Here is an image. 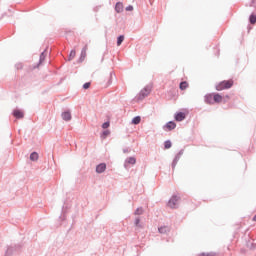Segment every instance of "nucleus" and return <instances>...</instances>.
I'll return each mask as SVG.
<instances>
[{
  "label": "nucleus",
  "mask_w": 256,
  "mask_h": 256,
  "mask_svg": "<svg viewBox=\"0 0 256 256\" xmlns=\"http://www.w3.org/2000/svg\"><path fill=\"white\" fill-rule=\"evenodd\" d=\"M234 82L232 79L230 80H223L216 84L215 89L216 91H225V89H231L233 87Z\"/></svg>",
  "instance_id": "1"
},
{
  "label": "nucleus",
  "mask_w": 256,
  "mask_h": 256,
  "mask_svg": "<svg viewBox=\"0 0 256 256\" xmlns=\"http://www.w3.org/2000/svg\"><path fill=\"white\" fill-rule=\"evenodd\" d=\"M177 203H179V197L172 196L168 201V207H170V209H175L177 207Z\"/></svg>",
  "instance_id": "2"
},
{
  "label": "nucleus",
  "mask_w": 256,
  "mask_h": 256,
  "mask_svg": "<svg viewBox=\"0 0 256 256\" xmlns=\"http://www.w3.org/2000/svg\"><path fill=\"white\" fill-rule=\"evenodd\" d=\"M213 101H214V103H223L225 101V98H223V96H221V94L216 93L213 96Z\"/></svg>",
  "instance_id": "3"
},
{
  "label": "nucleus",
  "mask_w": 256,
  "mask_h": 256,
  "mask_svg": "<svg viewBox=\"0 0 256 256\" xmlns=\"http://www.w3.org/2000/svg\"><path fill=\"white\" fill-rule=\"evenodd\" d=\"M13 116L16 119H23V117H25V114L23 113L22 110L16 109V110L13 111Z\"/></svg>",
  "instance_id": "4"
},
{
  "label": "nucleus",
  "mask_w": 256,
  "mask_h": 256,
  "mask_svg": "<svg viewBox=\"0 0 256 256\" xmlns=\"http://www.w3.org/2000/svg\"><path fill=\"white\" fill-rule=\"evenodd\" d=\"M185 117H187V114H185V112H178L175 115V121H184Z\"/></svg>",
  "instance_id": "5"
},
{
  "label": "nucleus",
  "mask_w": 256,
  "mask_h": 256,
  "mask_svg": "<svg viewBox=\"0 0 256 256\" xmlns=\"http://www.w3.org/2000/svg\"><path fill=\"white\" fill-rule=\"evenodd\" d=\"M105 169H107V164L101 163L96 167V173H104Z\"/></svg>",
  "instance_id": "6"
},
{
  "label": "nucleus",
  "mask_w": 256,
  "mask_h": 256,
  "mask_svg": "<svg viewBox=\"0 0 256 256\" xmlns=\"http://www.w3.org/2000/svg\"><path fill=\"white\" fill-rule=\"evenodd\" d=\"M215 94H207L205 96V102L208 103V105H213V103H215V101L213 100Z\"/></svg>",
  "instance_id": "7"
},
{
  "label": "nucleus",
  "mask_w": 256,
  "mask_h": 256,
  "mask_svg": "<svg viewBox=\"0 0 256 256\" xmlns=\"http://www.w3.org/2000/svg\"><path fill=\"white\" fill-rule=\"evenodd\" d=\"M135 163H137L135 157H129L125 161V167H129V165H135Z\"/></svg>",
  "instance_id": "8"
},
{
  "label": "nucleus",
  "mask_w": 256,
  "mask_h": 256,
  "mask_svg": "<svg viewBox=\"0 0 256 256\" xmlns=\"http://www.w3.org/2000/svg\"><path fill=\"white\" fill-rule=\"evenodd\" d=\"M62 119L64 121H71L72 119V116H71V112L70 111H66V112H63L62 115H61Z\"/></svg>",
  "instance_id": "9"
},
{
  "label": "nucleus",
  "mask_w": 256,
  "mask_h": 256,
  "mask_svg": "<svg viewBox=\"0 0 256 256\" xmlns=\"http://www.w3.org/2000/svg\"><path fill=\"white\" fill-rule=\"evenodd\" d=\"M175 127H177V124H175L173 121H170L165 125V129H167V131H173Z\"/></svg>",
  "instance_id": "10"
},
{
  "label": "nucleus",
  "mask_w": 256,
  "mask_h": 256,
  "mask_svg": "<svg viewBox=\"0 0 256 256\" xmlns=\"http://www.w3.org/2000/svg\"><path fill=\"white\" fill-rule=\"evenodd\" d=\"M179 89L181 91H185V89H189V82H187V81L181 82L179 85Z\"/></svg>",
  "instance_id": "11"
},
{
  "label": "nucleus",
  "mask_w": 256,
  "mask_h": 256,
  "mask_svg": "<svg viewBox=\"0 0 256 256\" xmlns=\"http://www.w3.org/2000/svg\"><path fill=\"white\" fill-rule=\"evenodd\" d=\"M115 9H116L117 13H121L123 11V3L118 2L115 6Z\"/></svg>",
  "instance_id": "12"
},
{
  "label": "nucleus",
  "mask_w": 256,
  "mask_h": 256,
  "mask_svg": "<svg viewBox=\"0 0 256 256\" xmlns=\"http://www.w3.org/2000/svg\"><path fill=\"white\" fill-rule=\"evenodd\" d=\"M30 159L32 161H38L39 160V154L37 152H33L31 155H30Z\"/></svg>",
  "instance_id": "13"
},
{
  "label": "nucleus",
  "mask_w": 256,
  "mask_h": 256,
  "mask_svg": "<svg viewBox=\"0 0 256 256\" xmlns=\"http://www.w3.org/2000/svg\"><path fill=\"white\" fill-rule=\"evenodd\" d=\"M87 49H88L87 45L84 46V48L82 49V51H81V59H85V57H87Z\"/></svg>",
  "instance_id": "14"
},
{
  "label": "nucleus",
  "mask_w": 256,
  "mask_h": 256,
  "mask_svg": "<svg viewBox=\"0 0 256 256\" xmlns=\"http://www.w3.org/2000/svg\"><path fill=\"white\" fill-rule=\"evenodd\" d=\"M132 123L133 125H139V123H141V117L140 116H136L132 119Z\"/></svg>",
  "instance_id": "15"
},
{
  "label": "nucleus",
  "mask_w": 256,
  "mask_h": 256,
  "mask_svg": "<svg viewBox=\"0 0 256 256\" xmlns=\"http://www.w3.org/2000/svg\"><path fill=\"white\" fill-rule=\"evenodd\" d=\"M199 256H217L216 252H203L200 253Z\"/></svg>",
  "instance_id": "16"
},
{
  "label": "nucleus",
  "mask_w": 256,
  "mask_h": 256,
  "mask_svg": "<svg viewBox=\"0 0 256 256\" xmlns=\"http://www.w3.org/2000/svg\"><path fill=\"white\" fill-rule=\"evenodd\" d=\"M123 41H125V36H123V35L119 36L117 39L118 47L121 45V43H123Z\"/></svg>",
  "instance_id": "17"
},
{
  "label": "nucleus",
  "mask_w": 256,
  "mask_h": 256,
  "mask_svg": "<svg viewBox=\"0 0 256 256\" xmlns=\"http://www.w3.org/2000/svg\"><path fill=\"white\" fill-rule=\"evenodd\" d=\"M158 231L159 233H167L169 231V228L167 226L160 227Z\"/></svg>",
  "instance_id": "18"
},
{
  "label": "nucleus",
  "mask_w": 256,
  "mask_h": 256,
  "mask_svg": "<svg viewBox=\"0 0 256 256\" xmlns=\"http://www.w3.org/2000/svg\"><path fill=\"white\" fill-rule=\"evenodd\" d=\"M250 23H252V25H255L256 23V16L253 14L250 16Z\"/></svg>",
  "instance_id": "19"
},
{
  "label": "nucleus",
  "mask_w": 256,
  "mask_h": 256,
  "mask_svg": "<svg viewBox=\"0 0 256 256\" xmlns=\"http://www.w3.org/2000/svg\"><path fill=\"white\" fill-rule=\"evenodd\" d=\"M109 133H110L109 130L104 131L101 135L102 139H106L108 137Z\"/></svg>",
  "instance_id": "20"
},
{
  "label": "nucleus",
  "mask_w": 256,
  "mask_h": 256,
  "mask_svg": "<svg viewBox=\"0 0 256 256\" xmlns=\"http://www.w3.org/2000/svg\"><path fill=\"white\" fill-rule=\"evenodd\" d=\"M164 147L165 149H171V141H166Z\"/></svg>",
  "instance_id": "21"
},
{
  "label": "nucleus",
  "mask_w": 256,
  "mask_h": 256,
  "mask_svg": "<svg viewBox=\"0 0 256 256\" xmlns=\"http://www.w3.org/2000/svg\"><path fill=\"white\" fill-rule=\"evenodd\" d=\"M45 61V52H42L40 55V63H43Z\"/></svg>",
  "instance_id": "22"
},
{
  "label": "nucleus",
  "mask_w": 256,
  "mask_h": 256,
  "mask_svg": "<svg viewBox=\"0 0 256 256\" xmlns=\"http://www.w3.org/2000/svg\"><path fill=\"white\" fill-rule=\"evenodd\" d=\"M136 215H142L143 214V208H138L135 212Z\"/></svg>",
  "instance_id": "23"
},
{
  "label": "nucleus",
  "mask_w": 256,
  "mask_h": 256,
  "mask_svg": "<svg viewBox=\"0 0 256 256\" xmlns=\"http://www.w3.org/2000/svg\"><path fill=\"white\" fill-rule=\"evenodd\" d=\"M75 55H77V53L75 52V50H72L70 52V59H74Z\"/></svg>",
  "instance_id": "24"
},
{
  "label": "nucleus",
  "mask_w": 256,
  "mask_h": 256,
  "mask_svg": "<svg viewBox=\"0 0 256 256\" xmlns=\"http://www.w3.org/2000/svg\"><path fill=\"white\" fill-rule=\"evenodd\" d=\"M91 87V82H87L83 85V89H89Z\"/></svg>",
  "instance_id": "25"
},
{
  "label": "nucleus",
  "mask_w": 256,
  "mask_h": 256,
  "mask_svg": "<svg viewBox=\"0 0 256 256\" xmlns=\"http://www.w3.org/2000/svg\"><path fill=\"white\" fill-rule=\"evenodd\" d=\"M109 125H110L109 122H105V123L102 124V128L103 129H109Z\"/></svg>",
  "instance_id": "26"
},
{
  "label": "nucleus",
  "mask_w": 256,
  "mask_h": 256,
  "mask_svg": "<svg viewBox=\"0 0 256 256\" xmlns=\"http://www.w3.org/2000/svg\"><path fill=\"white\" fill-rule=\"evenodd\" d=\"M139 223H140V220H139V218H137V219L135 220V225H136V227H139Z\"/></svg>",
  "instance_id": "27"
},
{
  "label": "nucleus",
  "mask_w": 256,
  "mask_h": 256,
  "mask_svg": "<svg viewBox=\"0 0 256 256\" xmlns=\"http://www.w3.org/2000/svg\"><path fill=\"white\" fill-rule=\"evenodd\" d=\"M126 11H133V6H128V7L126 8Z\"/></svg>",
  "instance_id": "28"
},
{
  "label": "nucleus",
  "mask_w": 256,
  "mask_h": 256,
  "mask_svg": "<svg viewBox=\"0 0 256 256\" xmlns=\"http://www.w3.org/2000/svg\"><path fill=\"white\" fill-rule=\"evenodd\" d=\"M225 99H230L229 95H226V96H225Z\"/></svg>",
  "instance_id": "29"
},
{
  "label": "nucleus",
  "mask_w": 256,
  "mask_h": 256,
  "mask_svg": "<svg viewBox=\"0 0 256 256\" xmlns=\"http://www.w3.org/2000/svg\"><path fill=\"white\" fill-rule=\"evenodd\" d=\"M173 167H175V164H173Z\"/></svg>",
  "instance_id": "30"
}]
</instances>
